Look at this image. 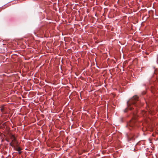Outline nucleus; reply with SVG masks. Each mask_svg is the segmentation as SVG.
<instances>
[{
  "instance_id": "obj_1",
  "label": "nucleus",
  "mask_w": 158,
  "mask_h": 158,
  "mask_svg": "<svg viewBox=\"0 0 158 158\" xmlns=\"http://www.w3.org/2000/svg\"><path fill=\"white\" fill-rule=\"evenodd\" d=\"M138 99L139 97L137 95H135L127 102V104L130 105H136V103L138 100Z\"/></svg>"
},
{
  "instance_id": "obj_2",
  "label": "nucleus",
  "mask_w": 158,
  "mask_h": 158,
  "mask_svg": "<svg viewBox=\"0 0 158 158\" xmlns=\"http://www.w3.org/2000/svg\"><path fill=\"white\" fill-rule=\"evenodd\" d=\"M12 142L14 144H17L18 143L17 142H16V138L14 137H13L12 138Z\"/></svg>"
},
{
  "instance_id": "obj_3",
  "label": "nucleus",
  "mask_w": 158,
  "mask_h": 158,
  "mask_svg": "<svg viewBox=\"0 0 158 158\" xmlns=\"http://www.w3.org/2000/svg\"><path fill=\"white\" fill-rule=\"evenodd\" d=\"M15 149L18 151H21L22 150V149L21 148L19 147L18 146H17L15 148Z\"/></svg>"
},
{
  "instance_id": "obj_4",
  "label": "nucleus",
  "mask_w": 158,
  "mask_h": 158,
  "mask_svg": "<svg viewBox=\"0 0 158 158\" xmlns=\"http://www.w3.org/2000/svg\"><path fill=\"white\" fill-rule=\"evenodd\" d=\"M147 113V111L145 110H143L141 111V114L143 115V116H144V115Z\"/></svg>"
},
{
  "instance_id": "obj_5",
  "label": "nucleus",
  "mask_w": 158,
  "mask_h": 158,
  "mask_svg": "<svg viewBox=\"0 0 158 158\" xmlns=\"http://www.w3.org/2000/svg\"><path fill=\"white\" fill-rule=\"evenodd\" d=\"M1 111L3 113H4V108H1Z\"/></svg>"
},
{
  "instance_id": "obj_6",
  "label": "nucleus",
  "mask_w": 158,
  "mask_h": 158,
  "mask_svg": "<svg viewBox=\"0 0 158 158\" xmlns=\"http://www.w3.org/2000/svg\"><path fill=\"white\" fill-rule=\"evenodd\" d=\"M14 144H13L12 142H11L10 143V145L13 147L14 146Z\"/></svg>"
},
{
  "instance_id": "obj_7",
  "label": "nucleus",
  "mask_w": 158,
  "mask_h": 158,
  "mask_svg": "<svg viewBox=\"0 0 158 158\" xmlns=\"http://www.w3.org/2000/svg\"><path fill=\"white\" fill-rule=\"evenodd\" d=\"M131 137V140H134L135 139V138H134V136H132V137Z\"/></svg>"
},
{
  "instance_id": "obj_8",
  "label": "nucleus",
  "mask_w": 158,
  "mask_h": 158,
  "mask_svg": "<svg viewBox=\"0 0 158 158\" xmlns=\"http://www.w3.org/2000/svg\"><path fill=\"white\" fill-rule=\"evenodd\" d=\"M18 153L19 154H20L22 152L21 151H18Z\"/></svg>"
},
{
  "instance_id": "obj_9",
  "label": "nucleus",
  "mask_w": 158,
  "mask_h": 158,
  "mask_svg": "<svg viewBox=\"0 0 158 158\" xmlns=\"http://www.w3.org/2000/svg\"><path fill=\"white\" fill-rule=\"evenodd\" d=\"M130 109L131 110H132V108H130Z\"/></svg>"
},
{
  "instance_id": "obj_10",
  "label": "nucleus",
  "mask_w": 158,
  "mask_h": 158,
  "mask_svg": "<svg viewBox=\"0 0 158 158\" xmlns=\"http://www.w3.org/2000/svg\"><path fill=\"white\" fill-rule=\"evenodd\" d=\"M108 104H109V102H108V103H107V106H108Z\"/></svg>"
},
{
  "instance_id": "obj_11",
  "label": "nucleus",
  "mask_w": 158,
  "mask_h": 158,
  "mask_svg": "<svg viewBox=\"0 0 158 158\" xmlns=\"http://www.w3.org/2000/svg\"><path fill=\"white\" fill-rule=\"evenodd\" d=\"M109 60V58H108L107 60Z\"/></svg>"
}]
</instances>
